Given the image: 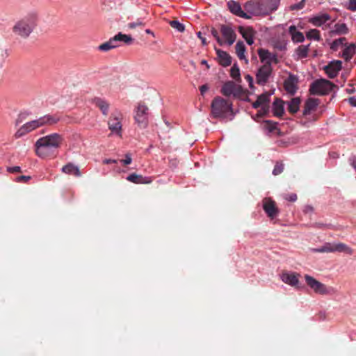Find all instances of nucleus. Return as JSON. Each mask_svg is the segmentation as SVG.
<instances>
[{
	"label": "nucleus",
	"instance_id": "1",
	"mask_svg": "<svg viewBox=\"0 0 356 356\" xmlns=\"http://www.w3.org/2000/svg\"><path fill=\"white\" fill-rule=\"evenodd\" d=\"M37 19L35 14H29L15 24L13 32L22 38H27L36 26Z\"/></svg>",
	"mask_w": 356,
	"mask_h": 356
},
{
	"label": "nucleus",
	"instance_id": "2",
	"mask_svg": "<svg viewBox=\"0 0 356 356\" xmlns=\"http://www.w3.org/2000/svg\"><path fill=\"white\" fill-rule=\"evenodd\" d=\"M232 104L220 97H215L211 102V115L215 118H225L232 114Z\"/></svg>",
	"mask_w": 356,
	"mask_h": 356
},
{
	"label": "nucleus",
	"instance_id": "3",
	"mask_svg": "<svg viewBox=\"0 0 356 356\" xmlns=\"http://www.w3.org/2000/svg\"><path fill=\"white\" fill-rule=\"evenodd\" d=\"M334 85L330 81L321 79L312 82L309 87V92L314 95H325L332 91Z\"/></svg>",
	"mask_w": 356,
	"mask_h": 356
},
{
	"label": "nucleus",
	"instance_id": "4",
	"mask_svg": "<svg viewBox=\"0 0 356 356\" xmlns=\"http://www.w3.org/2000/svg\"><path fill=\"white\" fill-rule=\"evenodd\" d=\"M305 280L308 286H309L314 293L320 295H329L333 291L332 287H327L325 284L318 282L314 277L309 275H305Z\"/></svg>",
	"mask_w": 356,
	"mask_h": 356
},
{
	"label": "nucleus",
	"instance_id": "5",
	"mask_svg": "<svg viewBox=\"0 0 356 356\" xmlns=\"http://www.w3.org/2000/svg\"><path fill=\"white\" fill-rule=\"evenodd\" d=\"M149 108L143 102H139L135 108L134 119L140 128H145L148 124Z\"/></svg>",
	"mask_w": 356,
	"mask_h": 356
},
{
	"label": "nucleus",
	"instance_id": "6",
	"mask_svg": "<svg viewBox=\"0 0 356 356\" xmlns=\"http://www.w3.org/2000/svg\"><path fill=\"white\" fill-rule=\"evenodd\" d=\"M273 74V67L270 61L266 62L261 65L256 73V82L258 85L264 86Z\"/></svg>",
	"mask_w": 356,
	"mask_h": 356
},
{
	"label": "nucleus",
	"instance_id": "7",
	"mask_svg": "<svg viewBox=\"0 0 356 356\" xmlns=\"http://www.w3.org/2000/svg\"><path fill=\"white\" fill-rule=\"evenodd\" d=\"M221 92L226 97L233 95L234 97H241L244 95L242 87L235 84L233 81L225 83L221 88Z\"/></svg>",
	"mask_w": 356,
	"mask_h": 356
},
{
	"label": "nucleus",
	"instance_id": "8",
	"mask_svg": "<svg viewBox=\"0 0 356 356\" xmlns=\"http://www.w3.org/2000/svg\"><path fill=\"white\" fill-rule=\"evenodd\" d=\"M122 114L120 111H115L108 121V129L114 134H121Z\"/></svg>",
	"mask_w": 356,
	"mask_h": 356
},
{
	"label": "nucleus",
	"instance_id": "9",
	"mask_svg": "<svg viewBox=\"0 0 356 356\" xmlns=\"http://www.w3.org/2000/svg\"><path fill=\"white\" fill-rule=\"evenodd\" d=\"M35 147L36 154L41 158H51L56 155V149L44 143H39L38 140L36 141Z\"/></svg>",
	"mask_w": 356,
	"mask_h": 356
},
{
	"label": "nucleus",
	"instance_id": "10",
	"mask_svg": "<svg viewBox=\"0 0 356 356\" xmlns=\"http://www.w3.org/2000/svg\"><path fill=\"white\" fill-rule=\"evenodd\" d=\"M263 209L270 219L276 218L279 214V209L275 202L270 197H265L262 200Z\"/></svg>",
	"mask_w": 356,
	"mask_h": 356
},
{
	"label": "nucleus",
	"instance_id": "11",
	"mask_svg": "<svg viewBox=\"0 0 356 356\" xmlns=\"http://www.w3.org/2000/svg\"><path fill=\"white\" fill-rule=\"evenodd\" d=\"M42 126V122H41L40 118L29 122L22 126L15 134V138H20L25 135L26 134Z\"/></svg>",
	"mask_w": 356,
	"mask_h": 356
},
{
	"label": "nucleus",
	"instance_id": "12",
	"mask_svg": "<svg viewBox=\"0 0 356 356\" xmlns=\"http://www.w3.org/2000/svg\"><path fill=\"white\" fill-rule=\"evenodd\" d=\"M63 140L62 136L58 134H52L38 139L39 143H44L55 149L60 147Z\"/></svg>",
	"mask_w": 356,
	"mask_h": 356
},
{
	"label": "nucleus",
	"instance_id": "13",
	"mask_svg": "<svg viewBox=\"0 0 356 356\" xmlns=\"http://www.w3.org/2000/svg\"><path fill=\"white\" fill-rule=\"evenodd\" d=\"M245 13L248 15H259L263 13L262 3L259 0H250L244 5Z\"/></svg>",
	"mask_w": 356,
	"mask_h": 356
},
{
	"label": "nucleus",
	"instance_id": "14",
	"mask_svg": "<svg viewBox=\"0 0 356 356\" xmlns=\"http://www.w3.org/2000/svg\"><path fill=\"white\" fill-rule=\"evenodd\" d=\"M220 33L224 38L223 42L228 45H232L236 40V34L234 29L229 25L220 26Z\"/></svg>",
	"mask_w": 356,
	"mask_h": 356
},
{
	"label": "nucleus",
	"instance_id": "15",
	"mask_svg": "<svg viewBox=\"0 0 356 356\" xmlns=\"http://www.w3.org/2000/svg\"><path fill=\"white\" fill-rule=\"evenodd\" d=\"M298 78L297 76L290 74L284 82V90L287 93L293 95L298 89Z\"/></svg>",
	"mask_w": 356,
	"mask_h": 356
},
{
	"label": "nucleus",
	"instance_id": "16",
	"mask_svg": "<svg viewBox=\"0 0 356 356\" xmlns=\"http://www.w3.org/2000/svg\"><path fill=\"white\" fill-rule=\"evenodd\" d=\"M341 67L342 62L337 60L331 61L327 65L325 66L324 70L329 78L334 79L337 76Z\"/></svg>",
	"mask_w": 356,
	"mask_h": 356
},
{
	"label": "nucleus",
	"instance_id": "17",
	"mask_svg": "<svg viewBox=\"0 0 356 356\" xmlns=\"http://www.w3.org/2000/svg\"><path fill=\"white\" fill-rule=\"evenodd\" d=\"M227 7L229 11L235 15L244 19H250L251 15L244 12L238 2L234 1H229L227 2Z\"/></svg>",
	"mask_w": 356,
	"mask_h": 356
},
{
	"label": "nucleus",
	"instance_id": "18",
	"mask_svg": "<svg viewBox=\"0 0 356 356\" xmlns=\"http://www.w3.org/2000/svg\"><path fill=\"white\" fill-rule=\"evenodd\" d=\"M320 103L319 99L315 98H309L304 104L302 115L307 116L315 111Z\"/></svg>",
	"mask_w": 356,
	"mask_h": 356
},
{
	"label": "nucleus",
	"instance_id": "19",
	"mask_svg": "<svg viewBox=\"0 0 356 356\" xmlns=\"http://www.w3.org/2000/svg\"><path fill=\"white\" fill-rule=\"evenodd\" d=\"M300 276L298 273H283L281 279L282 280L292 286L298 287L299 284L298 277Z\"/></svg>",
	"mask_w": 356,
	"mask_h": 356
},
{
	"label": "nucleus",
	"instance_id": "20",
	"mask_svg": "<svg viewBox=\"0 0 356 356\" xmlns=\"http://www.w3.org/2000/svg\"><path fill=\"white\" fill-rule=\"evenodd\" d=\"M289 33L291 35V40L293 42H302L305 40L303 33L297 31L295 25H291L289 27Z\"/></svg>",
	"mask_w": 356,
	"mask_h": 356
},
{
	"label": "nucleus",
	"instance_id": "21",
	"mask_svg": "<svg viewBox=\"0 0 356 356\" xmlns=\"http://www.w3.org/2000/svg\"><path fill=\"white\" fill-rule=\"evenodd\" d=\"M331 17L330 15L327 13H323L310 18L309 19V22L312 23L314 26H321L327 21H329Z\"/></svg>",
	"mask_w": 356,
	"mask_h": 356
},
{
	"label": "nucleus",
	"instance_id": "22",
	"mask_svg": "<svg viewBox=\"0 0 356 356\" xmlns=\"http://www.w3.org/2000/svg\"><path fill=\"white\" fill-rule=\"evenodd\" d=\"M221 65L227 67L232 63V57L226 52L220 49H216Z\"/></svg>",
	"mask_w": 356,
	"mask_h": 356
},
{
	"label": "nucleus",
	"instance_id": "23",
	"mask_svg": "<svg viewBox=\"0 0 356 356\" xmlns=\"http://www.w3.org/2000/svg\"><path fill=\"white\" fill-rule=\"evenodd\" d=\"M94 104L98 107L104 115H107L109 110V104L106 100L96 97L93 99Z\"/></svg>",
	"mask_w": 356,
	"mask_h": 356
},
{
	"label": "nucleus",
	"instance_id": "24",
	"mask_svg": "<svg viewBox=\"0 0 356 356\" xmlns=\"http://www.w3.org/2000/svg\"><path fill=\"white\" fill-rule=\"evenodd\" d=\"M62 172L68 175H73L75 177H81V173L79 168L72 163H68L62 168Z\"/></svg>",
	"mask_w": 356,
	"mask_h": 356
},
{
	"label": "nucleus",
	"instance_id": "25",
	"mask_svg": "<svg viewBox=\"0 0 356 356\" xmlns=\"http://www.w3.org/2000/svg\"><path fill=\"white\" fill-rule=\"evenodd\" d=\"M120 46V44L118 43L115 37H113L110 38L108 41L102 43L99 46V49L102 51H108L111 49L116 48Z\"/></svg>",
	"mask_w": 356,
	"mask_h": 356
},
{
	"label": "nucleus",
	"instance_id": "26",
	"mask_svg": "<svg viewBox=\"0 0 356 356\" xmlns=\"http://www.w3.org/2000/svg\"><path fill=\"white\" fill-rule=\"evenodd\" d=\"M273 111L274 115L277 117H281L284 114V102L279 99L276 98L273 104Z\"/></svg>",
	"mask_w": 356,
	"mask_h": 356
},
{
	"label": "nucleus",
	"instance_id": "27",
	"mask_svg": "<svg viewBox=\"0 0 356 356\" xmlns=\"http://www.w3.org/2000/svg\"><path fill=\"white\" fill-rule=\"evenodd\" d=\"M127 179L134 184H149L152 181L150 178L143 177L142 175H138L135 173L129 175L127 177Z\"/></svg>",
	"mask_w": 356,
	"mask_h": 356
},
{
	"label": "nucleus",
	"instance_id": "28",
	"mask_svg": "<svg viewBox=\"0 0 356 356\" xmlns=\"http://www.w3.org/2000/svg\"><path fill=\"white\" fill-rule=\"evenodd\" d=\"M356 50V44L354 43H351L349 45L346 46L344 49L342 57L344 58L345 60L348 61L350 60L355 54Z\"/></svg>",
	"mask_w": 356,
	"mask_h": 356
},
{
	"label": "nucleus",
	"instance_id": "29",
	"mask_svg": "<svg viewBox=\"0 0 356 356\" xmlns=\"http://www.w3.org/2000/svg\"><path fill=\"white\" fill-rule=\"evenodd\" d=\"M239 32L249 45H252L254 43L253 31L251 28L245 30L243 28L240 27Z\"/></svg>",
	"mask_w": 356,
	"mask_h": 356
},
{
	"label": "nucleus",
	"instance_id": "30",
	"mask_svg": "<svg viewBox=\"0 0 356 356\" xmlns=\"http://www.w3.org/2000/svg\"><path fill=\"white\" fill-rule=\"evenodd\" d=\"M301 100L299 97L292 98L288 102V111L291 114H295L298 112L300 108Z\"/></svg>",
	"mask_w": 356,
	"mask_h": 356
},
{
	"label": "nucleus",
	"instance_id": "31",
	"mask_svg": "<svg viewBox=\"0 0 356 356\" xmlns=\"http://www.w3.org/2000/svg\"><path fill=\"white\" fill-rule=\"evenodd\" d=\"M343 252L351 255L353 254V250L343 243H334V252Z\"/></svg>",
	"mask_w": 356,
	"mask_h": 356
},
{
	"label": "nucleus",
	"instance_id": "32",
	"mask_svg": "<svg viewBox=\"0 0 356 356\" xmlns=\"http://www.w3.org/2000/svg\"><path fill=\"white\" fill-rule=\"evenodd\" d=\"M313 252H334V243H326L323 245L318 248H313L312 250Z\"/></svg>",
	"mask_w": 356,
	"mask_h": 356
},
{
	"label": "nucleus",
	"instance_id": "33",
	"mask_svg": "<svg viewBox=\"0 0 356 356\" xmlns=\"http://www.w3.org/2000/svg\"><path fill=\"white\" fill-rule=\"evenodd\" d=\"M42 126L48 124L53 125L56 124L59 120L60 118L57 115H46L40 118Z\"/></svg>",
	"mask_w": 356,
	"mask_h": 356
},
{
	"label": "nucleus",
	"instance_id": "34",
	"mask_svg": "<svg viewBox=\"0 0 356 356\" xmlns=\"http://www.w3.org/2000/svg\"><path fill=\"white\" fill-rule=\"evenodd\" d=\"M236 54L240 60L245 58V46L242 41H238L236 44Z\"/></svg>",
	"mask_w": 356,
	"mask_h": 356
},
{
	"label": "nucleus",
	"instance_id": "35",
	"mask_svg": "<svg viewBox=\"0 0 356 356\" xmlns=\"http://www.w3.org/2000/svg\"><path fill=\"white\" fill-rule=\"evenodd\" d=\"M306 36L309 40L320 41L321 40L320 31L317 29H311L307 32Z\"/></svg>",
	"mask_w": 356,
	"mask_h": 356
},
{
	"label": "nucleus",
	"instance_id": "36",
	"mask_svg": "<svg viewBox=\"0 0 356 356\" xmlns=\"http://www.w3.org/2000/svg\"><path fill=\"white\" fill-rule=\"evenodd\" d=\"M115 37L118 44L120 42H123L125 44H131L133 41V39L130 35L122 34V33H118Z\"/></svg>",
	"mask_w": 356,
	"mask_h": 356
},
{
	"label": "nucleus",
	"instance_id": "37",
	"mask_svg": "<svg viewBox=\"0 0 356 356\" xmlns=\"http://www.w3.org/2000/svg\"><path fill=\"white\" fill-rule=\"evenodd\" d=\"M334 32L339 35L346 34L348 33V28L347 27L346 24L344 23L336 24L334 25Z\"/></svg>",
	"mask_w": 356,
	"mask_h": 356
},
{
	"label": "nucleus",
	"instance_id": "38",
	"mask_svg": "<svg viewBox=\"0 0 356 356\" xmlns=\"http://www.w3.org/2000/svg\"><path fill=\"white\" fill-rule=\"evenodd\" d=\"M309 47V44L300 45L296 49V53H297L298 56L301 58H306L308 54Z\"/></svg>",
	"mask_w": 356,
	"mask_h": 356
},
{
	"label": "nucleus",
	"instance_id": "39",
	"mask_svg": "<svg viewBox=\"0 0 356 356\" xmlns=\"http://www.w3.org/2000/svg\"><path fill=\"white\" fill-rule=\"evenodd\" d=\"M258 54L261 62H270V53L268 50L260 49L258 51Z\"/></svg>",
	"mask_w": 356,
	"mask_h": 356
},
{
	"label": "nucleus",
	"instance_id": "40",
	"mask_svg": "<svg viewBox=\"0 0 356 356\" xmlns=\"http://www.w3.org/2000/svg\"><path fill=\"white\" fill-rule=\"evenodd\" d=\"M346 40V38H340L339 39L334 40L330 45V49L332 51H337L340 45L344 44V42Z\"/></svg>",
	"mask_w": 356,
	"mask_h": 356
},
{
	"label": "nucleus",
	"instance_id": "41",
	"mask_svg": "<svg viewBox=\"0 0 356 356\" xmlns=\"http://www.w3.org/2000/svg\"><path fill=\"white\" fill-rule=\"evenodd\" d=\"M231 76L236 81H241L240 70L236 65H234L230 70Z\"/></svg>",
	"mask_w": 356,
	"mask_h": 356
},
{
	"label": "nucleus",
	"instance_id": "42",
	"mask_svg": "<svg viewBox=\"0 0 356 356\" xmlns=\"http://www.w3.org/2000/svg\"><path fill=\"white\" fill-rule=\"evenodd\" d=\"M257 100L264 106L266 103L269 102L270 101V95L267 92L263 93L257 97Z\"/></svg>",
	"mask_w": 356,
	"mask_h": 356
},
{
	"label": "nucleus",
	"instance_id": "43",
	"mask_svg": "<svg viewBox=\"0 0 356 356\" xmlns=\"http://www.w3.org/2000/svg\"><path fill=\"white\" fill-rule=\"evenodd\" d=\"M170 25L174 28L176 29L179 32H183L184 31V26L176 20H172L170 22Z\"/></svg>",
	"mask_w": 356,
	"mask_h": 356
},
{
	"label": "nucleus",
	"instance_id": "44",
	"mask_svg": "<svg viewBox=\"0 0 356 356\" xmlns=\"http://www.w3.org/2000/svg\"><path fill=\"white\" fill-rule=\"evenodd\" d=\"M284 165L282 163L277 162L275 165L274 169L273 170V174L274 175H278L283 172Z\"/></svg>",
	"mask_w": 356,
	"mask_h": 356
},
{
	"label": "nucleus",
	"instance_id": "45",
	"mask_svg": "<svg viewBox=\"0 0 356 356\" xmlns=\"http://www.w3.org/2000/svg\"><path fill=\"white\" fill-rule=\"evenodd\" d=\"M211 33L215 38V39L217 40L218 43L220 45L223 44V43H224L223 40L222 38H220L217 29H216L215 28H212L211 29Z\"/></svg>",
	"mask_w": 356,
	"mask_h": 356
},
{
	"label": "nucleus",
	"instance_id": "46",
	"mask_svg": "<svg viewBox=\"0 0 356 356\" xmlns=\"http://www.w3.org/2000/svg\"><path fill=\"white\" fill-rule=\"evenodd\" d=\"M268 1V7L271 10H275L280 3V0H267Z\"/></svg>",
	"mask_w": 356,
	"mask_h": 356
},
{
	"label": "nucleus",
	"instance_id": "47",
	"mask_svg": "<svg viewBox=\"0 0 356 356\" xmlns=\"http://www.w3.org/2000/svg\"><path fill=\"white\" fill-rule=\"evenodd\" d=\"M305 0H302L301 1H300L299 3H295V4H293L291 6H290L289 8L291 10H301L304 8L305 6Z\"/></svg>",
	"mask_w": 356,
	"mask_h": 356
},
{
	"label": "nucleus",
	"instance_id": "48",
	"mask_svg": "<svg viewBox=\"0 0 356 356\" xmlns=\"http://www.w3.org/2000/svg\"><path fill=\"white\" fill-rule=\"evenodd\" d=\"M127 26L129 29H136L138 26H144L145 23L140 19H137L136 22L129 23Z\"/></svg>",
	"mask_w": 356,
	"mask_h": 356
},
{
	"label": "nucleus",
	"instance_id": "49",
	"mask_svg": "<svg viewBox=\"0 0 356 356\" xmlns=\"http://www.w3.org/2000/svg\"><path fill=\"white\" fill-rule=\"evenodd\" d=\"M266 128L268 129L270 132H273L274 130L277 129V124L272 121H266Z\"/></svg>",
	"mask_w": 356,
	"mask_h": 356
},
{
	"label": "nucleus",
	"instance_id": "50",
	"mask_svg": "<svg viewBox=\"0 0 356 356\" xmlns=\"http://www.w3.org/2000/svg\"><path fill=\"white\" fill-rule=\"evenodd\" d=\"M31 177L30 176L21 175L16 178V181L26 183L31 179Z\"/></svg>",
	"mask_w": 356,
	"mask_h": 356
},
{
	"label": "nucleus",
	"instance_id": "51",
	"mask_svg": "<svg viewBox=\"0 0 356 356\" xmlns=\"http://www.w3.org/2000/svg\"><path fill=\"white\" fill-rule=\"evenodd\" d=\"M131 161L132 159L131 155L129 154H127L125 155V159H122L120 161L123 163L124 165H127L131 163Z\"/></svg>",
	"mask_w": 356,
	"mask_h": 356
},
{
	"label": "nucleus",
	"instance_id": "52",
	"mask_svg": "<svg viewBox=\"0 0 356 356\" xmlns=\"http://www.w3.org/2000/svg\"><path fill=\"white\" fill-rule=\"evenodd\" d=\"M348 9L352 11L356 10V0H349Z\"/></svg>",
	"mask_w": 356,
	"mask_h": 356
},
{
	"label": "nucleus",
	"instance_id": "53",
	"mask_svg": "<svg viewBox=\"0 0 356 356\" xmlns=\"http://www.w3.org/2000/svg\"><path fill=\"white\" fill-rule=\"evenodd\" d=\"M7 170L10 173L20 172L21 168L19 166L9 167Z\"/></svg>",
	"mask_w": 356,
	"mask_h": 356
},
{
	"label": "nucleus",
	"instance_id": "54",
	"mask_svg": "<svg viewBox=\"0 0 356 356\" xmlns=\"http://www.w3.org/2000/svg\"><path fill=\"white\" fill-rule=\"evenodd\" d=\"M245 79L248 82L249 86L250 88H253V78L250 74H247L245 76Z\"/></svg>",
	"mask_w": 356,
	"mask_h": 356
},
{
	"label": "nucleus",
	"instance_id": "55",
	"mask_svg": "<svg viewBox=\"0 0 356 356\" xmlns=\"http://www.w3.org/2000/svg\"><path fill=\"white\" fill-rule=\"evenodd\" d=\"M297 195L295 193L289 195L286 199L290 202H295L297 200Z\"/></svg>",
	"mask_w": 356,
	"mask_h": 356
},
{
	"label": "nucleus",
	"instance_id": "56",
	"mask_svg": "<svg viewBox=\"0 0 356 356\" xmlns=\"http://www.w3.org/2000/svg\"><path fill=\"white\" fill-rule=\"evenodd\" d=\"M209 90V86L207 84H204L200 86V90L201 92V95H204L205 92H207Z\"/></svg>",
	"mask_w": 356,
	"mask_h": 356
},
{
	"label": "nucleus",
	"instance_id": "57",
	"mask_svg": "<svg viewBox=\"0 0 356 356\" xmlns=\"http://www.w3.org/2000/svg\"><path fill=\"white\" fill-rule=\"evenodd\" d=\"M117 160L115 159H106L103 161V163L104 164H111V163H116Z\"/></svg>",
	"mask_w": 356,
	"mask_h": 356
},
{
	"label": "nucleus",
	"instance_id": "58",
	"mask_svg": "<svg viewBox=\"0 0 356 356\" xmlns=\"http://www.w3.org/2000/svg\"><path fill=\"white\" fill-rule=\"evenodd\" d=\"M197 37L201 40L203 45H206L207 44L206 38L202 36L201 32L197 33Z\"/></svg>",
	"mask_w": 356,
	"mask_h": 356
},
{
	"label": "nucleus",
	"instance_id": "59",
	"mask_svg": "<svg viewBox=\"0 0 356 356\" xmlns=\"http://www.w3.org/2000/svg\"><path fill=\"white\" fill-rule=\"evenodd\" d=\"M349 87L350 88L346 89V92L349 94L355 92V88L353 87V85L349 84Z\"/></svg>",
	"mask_w": 356,
	"mask_h": 356
},
{
	"label": "nucleus",
	"instance_id": "60",
	"mask_svg": "<svg viewBox=\"0 0 356 356\" xmlns=\"http://www.w3.org/2000/svg\"><path fill=\"white\" fill-rule=\"evenodd\" d=\"M348 102L351 106L356 107V99L355 97H350Z\"/></svg>",
	"mask_w": 356,
	"mask_h": 356
},
{
	"label": "nucleus",
	"instance_id": "61",
	"mask_svg": "<svg viewBox=\"0 0 356 356\" xmlns=\"http://www.w3.org/2000/svg\"><path fill=\"white\" fill-rule=\"evenodd\" d=\"M261 106V104L259 103V102L257 99L252 104V106L254 108H258Z\"/></svg>",
	"mask_w": 356,
	"mask_h": 356
},
{
	"label": "nucleus",
	"instance_id": "62",
	"mask_svg": "<svg viewBox=\"0 0 356 356\" xmlns=\"http://www.w3.org/2000/svg\"><path fill=\"white\" fill-rule=\"evenodd\" d=\"M201 64L206 65L207 69H209V67H210V66L209 65V64L207 63V61L206 60H202L201 61Z\"/></svg>",
	"mask_w": 356,
	"mask_h": 356
},
{
	"label": "nucleus",
	"instance_id": "63",
	"mask_svg": "<svg viewBox=\"0 0 356 356\" xmlns=\"http://www.w3.org/2000/svg\"><path fill=\"white\" fill-rule=\"evenodd\" d=\"M145 32L147 33V34H151L154 36V33L150 30V29H146L145 30Z\"/></svg>",
	"mask_w": 356,
	"mask_h": 356
}]
</instances>
